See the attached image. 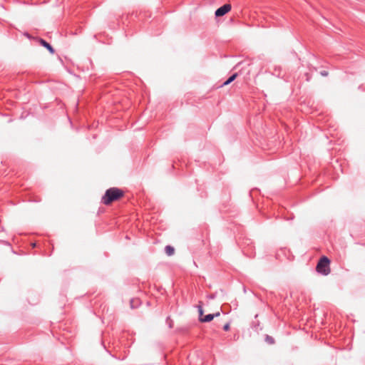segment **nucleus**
Here are the masks:
<instances>
[{
	"label": "nucleus",
	"mask_w": 365,
	"mask_h": 365,
	"mask_svg": "<svg viewBox=\"0 0 365 365\" xmlns=\"http://www.w3.org/2000/svg\"><path fill=\"white\" fill-rule=\"evenodd\" d=\"M166 322L168 323L169 327H170V328H172V327H173V322H172V320L170 319V317H167V319H166Z\"/></svg>",
	"instance_id": "f8f14e48"
},
{
	"label": "nucleus",
	"mask_w": 365,
	"mask_h": 365,
	"mask_svg": "<svg viewBox=\"0 0 365 365\" xmlns=\"http://www.w3.org/2000/svg\"><path fill=\"white\" fill-rule=\"evenodd\" d=\"M130 304L131 308H133V309L137 308L140 304L139 299H132L130 301Z\"/></svg>",
	"instance_id": "6e6552de"
},
{
	"label": "nucleus",
	"mask_w": 365,
	"mask_h": 365,
	"mask_svg": "<svg viewBox=\"0 0 365 365\" xmlns=\"http://www.w3.org/2000/svg\"><path fill=\"white\" fill-rule=\"evenodd\" d=\"M39 43L41 46L45 47L51 54H53L55 53V50L53 49L52 46L44 39L39 38Z\"/></svg>",
	"instance_id": "39448f33"
},
{
	"label": "nucleus",
	"mask_w": 365,
	"mask_h": 365,
	"mask_svg": "<svg viewBox=\"0 0 365 365\" xmlns=\"http://www.w3.org/2000/svg\"><path fill=\"white\" fill-rule=\"evenodd\" d=\"M320 74H321V76L326 77L329 75V73L327 71H322L320 72Z\"/></svg>",
	"instance_id": "ddd939ff"
},
{
	"label": "nucleus",
	"mask_w": 365,
	"mask_h": 365,
	"mask_svg": "<svg viewBox=\"0 0 365 365\" xmlns=\"http://www.w3.org/2000/svg\"><path fill=\"white\" fill-rule=\"evenodd\" d=\"M273 75L277 76V77H281V75H282V68L280 66H275L274 67V71H273Z\"/></svg>",
	"instance_id": "1a4fd4ad"
},
{
	"label": "nucleus",
	"mask_w": 365,
	"mask_h": 365,
	"mask_svg": "<svg viewBox=\"0 0 365 365\" xmlns=\"http://www.w3.org/2000/svg\"><path fill=\"white\" fill-rule=\"evenodd\" d=\"M237 76V73H235L232 75H231L222 84L221 86H227L231 83L232 81L235 80V78Z\"/></svg>",
	"instance_id": "423d86ee"
},
{
	"label": "nucleus",
	"mask_w": 365,
	"mask_h": 365,
	"mask_svg": "<svg viewBox=\"0 0 365 365\" xmlns=\"http://www.w3.org/2000/svg\"><path fill=\"white\" fill-rule=\"evenodd\" d=\"M330 260L326 256H323L319 260L316 269L318 273L323 275H328L330 273Z\"/></svg>",
	"instance_id": "f03ea898"
},
{
	"label": "nucleus",
	"mask_w": 365,
	"mask_h": 365,
	"mask_svg": "<svg viewBox=\"0 0 365 365\" xmlns=\"http://www.w3.org/2000/svg\"><path fill=\"white\" fill-rule=\"evenodd\" d=\"M223 329L225 331H228L230 329V324H225L224 327H223Z\"/></svg>",
	"instance_id": "4468645a"
},
{
	"label": "nucleus",
	"mask_w": 365,
	"mask_h": 365,
	"mask_svg": "<svg viewBox=\"0 0 365 365\" xmlns=\"http://www.w3.org/2000/svg\"><path fill=\"white\" fill-rule=\"evenodd\" d=\"M265 341L269 344H274V339L272 336L267 334L265 335Z\"/></svg>",
	"instance_id": "9d476101"
},
{
	"label": "nucleus",
	"mask_w": 365,
	"mask_h": 365,
	"mask_svg": "<svg viewBox=\"0 0 365 365\" xmlns=\"http://www.w3.org/2000/svg\"><path fill=\"white\" fill-rule=\"evenodd\" d=\"M231 8L232 7L230 4H225L215 11V15L217 17L223 16L231 10Z\"/></svg>",
	"instance_id": "7ed1b4c3"
},
{
	"label": "nucleus",
	"mask_w": 365,
	"mask_h": 365,
	"mask_svg": "<svg viewBox=\"0 0 365 365\" xmlns=\"http://www.w3.org/2000/svg\"><path fill=\"white\" fill-rule=\"evenodd\" d=\"M220 315V313L219 312H216L215 314H208L207 315H205L203 317H200V321L201 322H210L215 317H219Z\"/></svg>",
	"instance_id": "20e7f679"
},
{
	"label": "nucleus",
	"mask_w": 365,
	"mask_h": 365,
	"mask_svg": "<svg viewBox=\"0 0 365 365\" xmlns=\"http://www.w3.org/2000/svg\"><path fill=\"white\" fill-rule=\"evenodd\" d=\"M123 191L118 187H110L108 189L102 197L101 202L106 205H110L113 201L118 200L123 196Z\"/></svg>",
	"instance_id": "f257e3e1"
},
{
	"label": "nucleus",
	"mask_w": 365,
	"mask_h": 365,
	"mask_svg": "<svg viewBox=\"0 0 365 365\" xmlns=\"http://www.w3.org/2000/svg\"><path fill=\"white\" fill-rule=\"evenodd\" d=\"M165 251L168 256H171L174 254L175 250L172 246L167 245L165 247Z\"/></svg>",
	"instance_id": "0eeeda50"
},
{
	"label": "nucleus",
	"mask_w": 365,
	"mask_h": 365,
	"mask_svg": "<svg viewBox=\"0 0 365 365\" xmlns=\"http://www.w3.org/2000/svg\"><path fill=\"white\" fill-rule=\"evenodd\" d=\"M305 76H306V80H307V81H310V79H311V76H310L308 73H305Z\"/></svg>",
	"instance_id": "2eb2a0df"
},
{
	"label": "nucleus",
	"mask_w": 365,
	"mask_h": 365,
	"mask_svg": "<svg viewBox=\"0 0 365 365\" xmlns=\"http://www.w3.org/2000/svg\"><path fill=\"white\" fill-rule=\"evenodd\" d=\"M197 308H198L199 319H200V317H204V316H202V314H203V309H202V307L201 305H198Z\"/></svg>",
	"instance_id": "9b49d317"
},
{
	"label": "nucleus",
	"mask_w": 365,
	"mask_h": 365,
	"mask_svg": "<svg viewBox=\"0 0 365 365\" xmlns=\"http://www.w3.org/2000/svg\"><path fill=\"white\" fill-rule=\"evenodd\" d=\"M26 36H27L28 38H30V36H29V34H26Z\"/></svg>",
	"instance_id": "dca6fc26"
}]
</instances>
